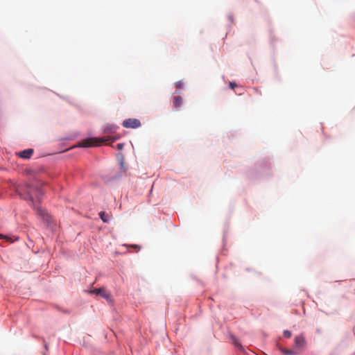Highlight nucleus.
Instances as JSON below:
<instances>
[{"label": "nucleus", "mask_w": 355, "mask_h": 355, "mask_svg": "<svg viewBox=\"0 0 355 355\" xmlns=\"http://www.w3.org/2000/svg\"><path fill=\"white\" fill-rule=\"evenodd\" d=\"M15 189L16 192L21 196V198L26 200H30L33 203V193H35L37 198H39L42 195V191L39 188L27 183L17 185Z\"/></svg>", "instance_id": "f257e3e1"}, {"label": "nucleus", "mask_w": 355, "mask_h": 355, "mask_svg": "<svg viewBox=\"0 0 355 355\" xmlns=\"http://www.w3.org/2000/svg\"><path fill=\"white\" fill-rule=\"evenodd\" d=\"M306 346V340L302 334L297 335L294 338V349H288L282 347H279V351L284 355H297V351L304 348Z\"/></svg>", "instance_id": "f03ea898"}, {"label": "nucleus", "mask_w": 355, "mask_h": 355, "mask_svg": "<svg viewBox=\"0 0 355 355\" xmlns=\"http://www.w3.org/2000/svg\"><path fill=\"white\" fill-rule=\"evenodd\" d=\"M118 139V137H99L98 139H88L86 140H83L81 142V144H80V146L81 147H92V146H98L101 143L107 142L110 140L112 141Z\"/></svg>", "instance_id": "7ed1b4c3"}, {"label": "nucleus", "mask_w": 355, "mask_h": 355, "mask_svg": "<svg viewBox=\"0 0 355 355\" xmlns=\"http://www.w3.org/2000/svg\"><path fill=\"white\" fill-rule=\"evenodd\" d=\"M123 126L126 128H137L141 126L140 121L137 119H128L123 121Z\"/></svg>", "instance_id": "20e7f679"}, {"label": "nucleus", "mask_w": 355, "mask_h": 355, "mask_svg": "<svg viewBox=\"0 0 355 355\" xmlns=\"http://www.w3.org/2000/svg\"><path fill=\"white\" fill-rule=\"evenodd\" d=\"M90 293L96 295H100L101 297L107 300L110 297V293L103 288H95L91 291Z\"/></svg>", "instance_id": "39448f33"}, {"label": "nucleus", "mask_w": 355, "mask_h": 355, "mask_svg": "<svg viewBox=\"0 0 355 355\" xmlns=\"http://www.w3.org/2000/svg\"><path fill=\"white\" fill-rule=\"evenodd\" d=\"M33 153V149H26L19 153V156L23 159H28Z\"/></svg>", "instance_id": "423d86ee"}, {"label": "nucleus", "mask_w": 355, "mask_h": 355, "mask_svg": "<svg viewBox=\"0 0 355 355\" xmlns=\"http://www.w3.org/2000/svg\"><path fill=\"white\" fill-rule=\"evenodd\" d=\"M37 213L43 218L44 220H46L47 223L49 222L50 216L46 212L44 209H41L40 207H37Z\"/></svg>", "instance_id": "0eeeda50"}, {"label": "nucleus", "mask_w": 355, "mask_h": 355, "mask_svg": "<svg viewBox=\"0 0 355 355\" xmlns=\"http://www.w3.org/2000/svg\"><path fill=\"white\" fill-rule=\"evenodd\" d=\"M173 103V105L175 107H176V108L180 107L182 104V97L180 96H174Z\"/></svg>", "instance_id": "6e6552de"}, {"label": "nucleus", "mask_w": 355, "mask_h": 355, "mask_svg": "<svg viewBox=\"0 0 355 355\" xmlns=\"http://www.w3.org/2000/svg\"><path fill=\"white\" fill-rule=\"evenodd\" d=\"M99 216L104 223H108L110 220L109 215L104 211H101L99 213Z\"/></svg>", "instance_id": "1a4fd4ad"}, {"label": "nucleus", "mask_w": 355, "mask_h": 355, "mask_svg": "<svg viewBox=\"0 0 355 355\" xmlns=\"http://www.w3.org/2000/svg\"><path fill=\"white\" fill-rule=\"evenodd\" d=\"M116 128L114 125H110V126H107L104 128L103 130V132L105 134H107V133H114L115 132V130H116Z\"/></svg>", "instance_id": "9d476101"}, {"label": "nucleus", "mask_w": 355, "mask_h": 355, "mask_svg": "<svg viewBox=\"0 0 355 355\" xmlns=\"http://www.w3.org/2000/svg\"><path fill=\"white\" fill-rule=\"evenodd\" d=\"M125 246L129 249V248H132V249H135L137 252L139 251L140 249H141V247L139 246L138 245H136V244H133V245H125Z\"/></svg>", "instance_id": "9b49d317"}, {"label": "nucleus", "mask_w": 355, "mask_h": 355, "mask_svg": "<svg viewBox=\"0 0 355 355\" xmlns=\"http://www.w3.org/2000/svg\"><path fill=\"white\" fill-rule=\"evenodd\" d=\"M283 334L286 338H291L292 336V333L288 330H284L283 332Z\"/></svg>", "instance_id": "f8f14e48"}, {"label": "nucleus", "mask_w": 355, "mask_h": 355, "mask_svg": "<svg viewBox=\"0 0 355 355\" xmlns=\"http://www.w3.org/2000/svg\"><path fill=\"white\" fill-rule=\"evenodd\" d=\"M175 87L177 89H181L184 87V83L180 80L176 83Z\"/></svg>", "instance_id": "ddd939ff"}, {"label": "nucleus", "mask_w": 355, "mask_h": 355, "mask_svg": "<svg viewBox=\"0 0 355 355\" xmlns=\"http://www.w3.org/2000/svg\"><path fill=\"white\" fill-rule=\"evenodd\" d=\"M0 239H6L7 241L12 242V240L11 239V238H10V237H9V236H8L3 235V234H0Z\"/></svg>", "instance_id": "4468645a"}, {"label": "nucleus", "mask_w": 355, "mask_h": 355, "mask_svg": "<svg viewBox=\"0 0 355 355\" xmlns=\"http://www.w3.org/2000/svg\"><path fill=\"white\" fill-rule=\"evenodd\" d=\"M229 85H230V87L232 89H234L237 86V85L234 82H230Z\"/></svg>", "instance_id": "2eb2a0df"}, {"label": "nucleus", "mask_w": 355, "mask_h": 355, "mask_svg": "<svg viewBox=\"0 0 355 355\" xmlns=\"http://www.w3.org/2000/svg\"><path fill=\"white\" fill-rule=\"evenodd\" d=\"M123 146H124V144H121H121H118L116 145V148H117V149H119V150H121V149H123Z\"/></svg>", "instance_id": "dca6fc26"}]
</instances>
